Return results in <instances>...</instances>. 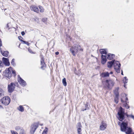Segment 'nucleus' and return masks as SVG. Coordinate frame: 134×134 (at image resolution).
<instances>
[{
	"instance_id": "nucleus-27",
	"label": "nucleus",
	"mask_w": 134,
	"mask_h": 134,
	"mask_svg": "<svg viewBox=\"0 0 134 134\" xmlns=\"http://www.w3.org/2000/svg\"><path fill=\"white\" fill-rule=\"evenodd\" d=\"M132 131V129L131 128L129 127L127 129V131L126 132L127 134H131V133Z\"/></svg>"
},
{
	"instance_id": "nucleus-62",
	"label": "nucleus",
	"mask_w": 134,
	"mask_h": 134,
	"mask_svg": "<svg viewBox=\"0 0 134 134\" xmlns=\"http://www.w3.org/2000/svg\"><path fill=\"white\" fill-rule=\"evenodd\" d=\"M17 85L16 86L18 87V84H17Z\"/></svg>"
},
{
	"instance_id": "nucleus-39",
	"label": "nucleus",
	"mask_w": 134,
	"mask_h": 134,
	"mask_svg": "<svg viewBox=\"0 0 134 134\" xmlns=\"http://www.w3.org/2000/svg\"><path fill=\"white\" fill-rule=\"evenodd\" d=\"M12 73L14 75V76H15L16 75L15 74V70H13V68H12Z\"/></svg>"
},
{
	"instance_id": "nucleus-44",
	"label": "nucleus",
	"mask_w": 134,
	"mask_h": 134,
	"mask_svg": "<svg viewBox=\"0 0 134 134\" xmlns=\"http://www.w3.org/2000/svg\"><path fill=\"white\" fill-rule=\"evenodd\" d=\"M130 118L134 120V116L132 115H131L130 116Z\"/></svg>"
},
{
	"instance_id": "nucleus-1",
	"label": "nucleus",
	"mask_w": 134,
	"mask_h": 134,
	"mask_svg": "<svg viewBox=\"0 0 134 134\" xmlns=\"http://www.w3.org/2000/svg\"><path fill=\"white\" fill-rule=\"evenodd\" d=\"M127 117H130L131 115H128L127 113H125V109L121 107H120L119 109L117 117L120 121H122L125 119V115Z\"/></svg>"
},
{
	"instance_id": "nucleus-3",
	"label": "nucleus",
	"mask_w": 134,
	"mask_h": 134,
	"mask_svg": "<svg viewBox=\"0 0 134 134\" xmlns=\"http://www.w3.org/2000/svg\"><path fill=\"white\" fill-rule=\"evenodd\" d=\"M12 71V68L11 67H10L8 69H6L4 73L5 76L8 78H10L11 76Z\"/></svg>"
},
{
	"instance_id": "nucleus-59",
	"label": "nucleus",
	"mask_w": 134,
	"mask_h": 134,
	"mask_svg": "<svg viewBox=\"0 0 134 134\" xmlns=\"http://www.w3.org/2000/svg\"><path fill=\"white\" fill-rule=\"evenodd\" d=\"M120 122H119V124H118V125H119V124H120Z\"/></svg>"
},
{
	"instance_id": "nucleus-4",
	"label": "nucleus",
	"mask_w": 134,
	"mask_h": 134,
	"mask_svg": "<svg viewBox=\"0 0 134 134\" xmlns=\"http://www.w3.org/2000/svg\"><path fill=\"white\" fill-rule=\"evenodd\" d=\"M2 103L5 105H8L10 102V98L8 96H5L1 100Z\"/></svg>"
},
{
	"instance_id": "nucleus-19",
	"label": "nucleus",
	"mask_w": 134,
	"mask_h": 134,
	"mask_svg": "<svg viewBox=\"0 0 134 134\" xmlns=\"http://www.w3.org/2000/svg\"><path fill=\"white\" fill-rule=\"evenodd\" d=\"M106 88L108 90H110L113 87V84H105Z\"/></svg>"
},
{
	"instance_id": "nucleus-52",
	"label": "nucleus",
	"mask_w": 134,
	"mask_h": 134,
	"mask_svg": "<svg viewBox=\"0 0 134 134\" xmlns=\"http://www.w3.org/2000/svg\"><path fill=\"white\" fill-rule=\"evenodd\" d=\"M113 72L112 71H111L110 72V74H113Z\"/></svg>"
},
{
	"instance_id": "nucleus-31",
	"label": "nucleus",
	"mask_w": 134,
	"mask_h": 134,
	"mask_svg": "<svg viewBox=\"0 0 134 134\" xmlns=\"http://www.w3.org/2000/svg\"><path fill=\"white\" fill-rule=\"evenodd\" d=\"M81 128H77V132L78 134H82L81 133Z\"/></svg>"
},
{
	"instance_id": "nucleus-18",
	"label": "nucleus",
	"mask_w": 134,
	"mask_h": 134,
	"mask_svg": "<svg viewBox=\"0 0 134 134\" xmlns=\"http://www.w3.org/2000/svg\"><path fill=\"white\" fill-rule=\"evenodd\" d=\"M41 68L43 69H44V68L45 67V64L44 63V61L43 59H42L41 61Z\"/></svg>"
},
{
	"instance_id": "nucleus-40",
	"label": "nucleus",
	"mask_w": 134,
	"mask_h": 134,
	"mask_svg": "<svg viewBox=\"0 0 134 134\" xmlns=\"http://www.w3.org/2000/svg\"><path fill=\"white\" fill-rule=\"evenodd\" d=\"M11 132L12 134H18L17 132L13 131H11Z\"/></svg>"
},
{
	"instance_id": "nucleus-64",
	"label": "nucleus",
	"mask_w": 134,
	"mask_h": 134,
	"mask_svg": "<svg viewBox=\"0 0 134 134\" xmlns=\"http://www.w3.org/2000/svg\"><path fill=\"white\" fill-rule=\"evenodd\" d=\"M10 84H14V83H10Z\"/></svg>"
},
{
	"instance_id": "nucleus-28",
	"label": "nucleus",
	"mask_w": 134,
	"mask_h": 134,
	"mask_svg": "<svg viewBox=\"0 0 134 134\" xmlns=\"http://www.w3.org/2000/svg\"><path fill=\"white\" fill-rule=\"evenodd\" d=\"M119 96H116L114 99L115 102L116 104L118 103V102Z\"/></svg>"
},
{
	"instance_id": "nucleus-24",
	"label": "nucleus",
	"mask_w": 134,
	"mask_h": 134,
	"mask_svg": "<svg viewBox=\"0 0 134 134\" xmlns=\"http://www.w3.org/2000/svg\"><path fill=\"white\" fill-rule=\"evenodd\" d=\"M119 64H120L119 62L117 61H114V67H116V66H119Z\"/></svg>"
},
{
	"instance_id": "nucleus-50",
	"label": "nucleus",
	"mask_w": 134,
	"mask_h": 134,
	"mask_svg": "<svg viewBox=\"0 0 134 134\" xmlns=\"http://www.w3.org/2000/svg\"><path fill=\"white\" fill-rule=\"evenodd\" d=\"M85 110V109H82V111H83L84 110Z\"/></svg>"
},
{
	"instance_id": "nucleus-51",
	"label": "nucleus",
	"mask_w": 134,
	"mask_h": 134,
	"mask_svg": "<svg viewBox=\"0 0 134 134\" xmlns=\"http://www.w3.org/2000/svg\"><path fill=\"white\" fill-rule=\"evenodd\" d=\"M21 85H22V86H25V84H20Z\"/></svg>"
},
{
	"instance_id": "nucleus-37",
	"label": "nucleus",
	"mask_w": 134,
	"mask_h": 134,
	"mask_svg": "<svg viewBox=\"0 0 134 134\" xmlns=\"http://www.w3.org/2000/svg\"><path fill=\"white\" fill-rule=\"evenodd\" d=\"M88 103H87L85 105V110H88V109L89 108L88 107Z\"/></svg>"
},
{
	"instance_id": "nucleus-11",
	"label": "nucleus",
	"mask_w": 134,
	"mask_h": 134,
	"mask_svg": "<svg viewBox=\"0 0 134 134\" xmlns=\"http://www.w3.org/2000/svg\"><path fill=\"white\" fill-rule=\"evenodd\" d=\"M101 63L103 64H104L107 61L105 55H102L101 56Z\"/></svg>"
},
{
	"instance_id": "nucleus-43",
	"label": "nucleus",
	"mask_w": 134,
	"mask_h": 134,
	"mask_svg": "<svg viewBox=\"0 0 134 134\" xmlns=\"http://www.w3.org/2000/svg\"><path fill=\"white\" fill-rule=\"evenodd\" d=\"M123 94V95H125V97H126V100H128V98L126 97V94Z\"/></svg>"
},
{
	"instance_id": "nucleus-10",
	"label": "nucleus",
	"mask_w": 134,
	"mask_h": 134,
	"mask_svg": "<svg viewBox=\"0 0 134 134\" xmlns=\"http://www.w3.org/2000/svg\"><path fill=\"white\" fill-rule=\"evenodd\" d=\"M2 60L3 62V64H4L6 66H9L10 65V63L8 59L3 57Z\"/></svg>"
},
{
	"instance_id": "nucleus-22",
	"label": "nucleus",
	"mask_w": 134,
	"mask_h": 134,
	"mask_svg": "<svg viewBox=\"0 0 134 134\" xmlns=\"http://www.w3.org/2000/svg\"><path fill=\"white\" fill-rule=\"evenodd\" d=\"M15 129L16 131H17L19 132L20 131V130H22L23 129V128L21 126H17L15 127Z\"/></svg>"
},
{
	"instance_id": "nucleus-33",
	"label": "nucleus",
	"mask_w": 134,
	"mask_h": 134,
	"mask_svg": "<svg viewBox=\"0 0 134 134\" xmlns=\"http://www.w3.org/2000/svg\"><path fill=\"white\" fill-rule=\"evenodd\" d=\"M123 81L124 84L127 83L128 82V80L126 77H124V79L123 80Z\"/></svg>"
},
{
	"instance_id": "nucleus-25",
	"label": "nucleus",
	"mask_w": 134,
	"mask_h": 134,
	"mask_svg": "<svg viewBox=\"0 0 134 134\" xmlns=\"http://www.w3.org/2000/svg\"><path fill=\"white\" fill-rule=\"evenodd\" d=\"M106 82L108 84H113V81L111 79L107 80L106 81Z\"/></svg>"
},
{
	"instance_id": "nucleus-20",
	"label": "nucleus",
	"mask_w": 134,
	"mask_h": 134,
	"mask_svg": "<svg viewBox=\"0 0 134 134\" xmlns=\"http://www.w3.org/2000/svg\"><path fill=\"white\" fill-rule=\"evenodd\" d=\"M107 55V58L110 60L113 59L115 57L114 54L110 53L109 54Z\"/></svg>"
},
{
	"instance_id": "nucleus-57",
	"label": "nucleus",
	"mask_w": 134,
	"mask_h": 134,
	"mask_svg": "<svg viewBox=\"0 0 134 134\" xmlns=\"http://www.w3.org/2000/svg\"><path fill=\"white\" fill-rule=\"evenodd\" d=\"M1 50H2L1 49V48L0 47V51H1Z\"/></svg>"
},
{
	"instance_id": "nucleus-29",
	"label": "nucleus",
	"mask_w": 134,
	"mask_h": 134,
	"mask_svg": "<svg viewBox=\"0 0 134 134\" xmlns=\"http://www.w3.org/2000/svg\"><path fill=\"white\" fill-rule=\"evenodd\" d=\"M4 91L1 88H0V97L3 95Z\"/></svg>"
},
{
	"instance_id": "nucleus-41",
	"label": "nucleus",
	"mask_w": 134,
	"mask_h": 134,
	"mask_svg": "<svg viewBox=\"0 0 134 134\" xmlns=\"http://www.w3.org/2000/svg\"><path fill=\"white\" fill-rule=\"evenodd\" d=\"M3 65V63L0 60V67L1 66H2Z\"/></svg>"
},
{
	"instance_id": "nucleus-54",
	"label": "nucleus",
	"mask_w": 134,
	"mask_h": 134,
	"mask_svg": "<svg viewBox=\"0 0 134 134\" xmlns=\"http://www.w3.org/2000/svg\"><path fill=\"white\" fill-rule=\"evenodd\" d=\"M66 85L67 84H64V85L65 86H66Z\"/></svg>"
},
{
	"instance_id": "nucleus-12",
	"label": "nucleus",
	"mask_w": 134,
	"mask_h": 134,
	"mask_svg": "<svg viewBox=\"0 0 134 134\" xmlns=\"http://www.w3.org/2000/svg\"><path fill=\"white\" fill-rule=\"evenodd\" d=\"M115 61V60H113L110 62H108L107 63L108 67L109 68H111L113 65H114V62Z\"/></svg>"
},
{
	"instance_id": "nucleus-5",
	"label": "nucleus",
	"mask_w": 134,
	"mask_h": 134,
	"mask_svg": "<svg viewBox=\"0 0 134 134\" xmlns=\"http://www.w3.org/2000/svg\"><path fill=\"white\" fill-rule=\"evenodd\" d=\"M30 8L32 10L37 13H38L39 11L41 12L44 11L43 9H42V8L41 6H40L38 8L37 7L32 5L31 7Z\"/></svg>"
},
{
	"instance_id": "nucleus-60",
	"label": "nucleus",
	"mask_w": 134,
	"mask_h": 134,
	"mask_svg": "<svg viewBox=\"0 0 134 134\" xmlns=\"http://www.w3.org/2000/svg\"><path fill=\"white\" fill-rule=\"evenodd\" d=\"M7 9H5L4 10V11H5V10H6Z\"/></svg>"
},
{
	"instance_id": "nucleus-14",
	"label": "nucleus",
	"mask_w": 134,
	"mask_h": 134,
	"mask_svg": "<svg viewBox=\"0 0 134 134\" xmlns=\"http://www.w3.org/2000/svg\"><path fill=\"white\" fill-rule=\"evenodd\" d=\"M109 73L107 72H103L101 75V76L103 77H105L109 76Z\"/></svg>"
},
{
	"instance_id": "nucleus-48",
	"label": "nucleus",
	"mask_w": 134,
	"mask_h": 134,
	"mask_svg": "<svg viewBox=\"0 0 134 134\" xmlns=\"http://www.w3.org/2000/svg\"><path fill=\"white\" fill-rule=\"evenodd\" d=\"M59 52H56L55 53V54L56 55H58L59 54Z\"/></svg>"
},
{
	"instance_id": "nucleus-15",
	"label": "nucleus",
	"mask_w": 134,
	"mask_h": 134,
	"mask_svg": "<svg viewBox=\"0 0 134 134\" xmlns=\"http://www.w3.org/2000/svg\"><path fill=\"white\" fill-rule=\"evenodd\" d=\"M121 101L122 103H124V102L125 103L123 104L124 107H125L126 109H129L130 108L129 106L127 104V102L126 101H124L122 100V98L121 99Z\"/></svg>"
},
{
	"instance_id": "nucleus-61",
	"label": "nucleus",
	"mask_w": 134,
	"mask_h": 134,
	"mask_svg": "<svg viewBox=\"0 0 134 134\" xmlns=\"http://www.w3.org/2000/svg\"><path fill=\"white\" fill-rule=\"evenodd\" d=\"M25 105V106H26V107H28L27 105Z\"/></svg>"
},
{
	"instance_id": "nucleus-23",
	"label": "nucleus",
	"mask_w": 134,
	"mask_h": 134,
	"mask_svg": "<svg viewBox=\"0 0 134 134\" xmlns=\"http://www.w3.org/2000/svg\"><path fill=\"white\" fill-rule=\"evenodd\" d=\"M119 89V87H117L114 91V93L115 96H119V94L118 92V91Z\"/></svg>"
},
{
	"instance_id": "nucleus-21",
	"label": "nucleus",
	"mask_w": 134,
	"mask_h": 134,
	"mask_svg": "<svg viewBox=\"0 0 134 134\" xmlns=\"http://www.w3.org/2000/svg\"><path fill=\"white\" fill-rule=\"evenodd\" d=\"M17 109L20 111L23 112L24 110V109L23 105H20L17 108Z\"/></svg>"
},
{
	"instance_id": "nucleus-6",
	"label": "nucleus",
	"mask_w": 134,
	"mask_h": 134,
	"mask_svg": "<svg viewBox=\"0 0 134 134\" xmlns=\"http://www.w3.org/2000/svg\"><path fill=\"white\" fill-rule=\"evenodd\" d=\"M127 123L123 122L120 125L121 131L123 132L125 131L127 127Z\"/></svg>"
},
{
	"instance_id": "nucleus-42",
	"label": "nucleus",
	"mask_w": 134,
	"mask_h": 134,
	"mask_svg": "<svg viewBox=\"0 0 134 134\" xmlns=\"http://www.w3.org/2000/svg\"><path fill=\"white\" fill-rule=\"evenodd\" d=\"M47 20V18H44L42 19V21L44 22H46Z\"/></svg>"
},
{
	"instance_id": "nucleus-32",
	"label": "nucleus",
	"mask_w": 134,
	"mask_h": 134,
	"mask_svg": "<svg viewBox=\"0 0 134 134\" xmlns=\"http://www.w3.org/2000/svg\"><path fill=\"white\" fill-rule=\"evenodd\" d=\"M82 127V126L81 125V123L80 122H78L77 125L76 126L77 128H81Z\"/></svg>"
},
{
	"instance_id": "nucleus-17",
	"label": "nucleus",
	"mask_w": 134,
	"mask_h": 134,
	"mask_svg": "<svg viewBox=\"0 0 134 134\" xmlns=\"http://www.w3.org/2000/svg\"><path fill=\"white\" fill-rule=\"evenodd\" d=\"M120 66L121 64H119V66H116V67H114V69L118 73L120 72Z\"/></svg>"
},
{
	"instance_id": "nucleus-55",
	"label": "nucleus",
	"mask_w": 134,
	"mask_h": 134,
	"mask_svg": "<svg viewBox=\"0 0 134 134\" xmlns=\"http://www.w3.org/2000/svg\"><path fill=\"white\" fill-rule=\"evenodd\" d=\"M2 107V106L0 105V108H1Z\"/></svg>"
},
{
	"instance_id": "nucleus-49",
	"label": "nucleus",
	"mask_w": 134,
	"mask_h": 134,
	"mask_svg": "<svg viewBox=\"0 0 134 134\" xmlns=\"http://www.w3.org/2000/svg\"><path fill=\"white\" fill-rule=\"evenodd\" d=\"M126 84H124V87L125 88H126Z\"/></svg>"
},
{
	"instance_id": "nucleus-30",
	"label": "nucleus",
	"mask_w": 134,
	"mask_h": 134,
	"mask_svg": "<svg viewBox=\"0 0 134 134\" xmlns=\"http://www.w3.org/2000/svg\"><path fill=\"white\" fill-rule=\"evenodd\" d=\"M48 130V128L46 127L45 129L43 130L42 134H47Z\"/></svg>"
},
{
	"instance_id": "nucleus-38",
	"label": "nucleus",
	"mask_w": 134,
	"mask_h": 134,
	"mask_svg": "<svg viewBox=\"0 0 134 134\" xmlns=\"http://www.w3.org/2000/svg\"><path fill=\"white\" fill-rule=\"evenodd\" d=\"M21 41H22L23 42L24 44H26L28 46L29 45V43L28 42L26 41H24L23 40H21Z\"/></svg>"
},
{
	"instance_id": "nucleus-56",
	"label": "nucleus",
	"mask_w": 134,
	"mask_h": 134,
	"mask_svg": "<svg viewBox=\"0 0 134 134\" xmlns=\"http://www.w3.org/2000/svg\"><path fill=\"white\" fill-rule=\"evenodd\" d=\"M7 27H8V24H7Z\"/></svg>"
},
{
	"instance_id": "nucleus-47",
	"label": "nucleus",
	"mask_w": 134,
	"mask_h": 134,
	"mask_svg": "<svg viewBox=\"0 0 134 134\" xmlns=\"http://www.w3.org/2000/svg\"><path fill=\"white\" fill-rule=\"evenodd\" d=\"M22 35L23 36L25 34V32L24 31H22L21 32Z\"/></svg>"
},
{
	"instance_id": "nucleus-36",
	"label": "nucleus",
	"mask_w": 134,
	"mask_h": 134,
	"mask_svg": "<svg viewBox=\"0 0 134 134\" xmlns=\"http://www.w3.org/2000/svg\"><path fill=\"white\" fill-rule=\"evenodd\" d=\"M62 82L63 84H66V80L65 78H64L62 80Z\"/></svg>"
},
{
	"instance_id": "nucleus-63",
	"label": "nucleus",
	"mask_w": 134,
	"mask_h": 134,
	"mask_svg": "<svg viewBox=\"0 0 134 134\" xmlns=\"http://www.w3.org/2000/svg\"><path fill=\"white\" fill-rule=\"evenodd\" d=\"M40 125L41 126H42V125H43V124H40Z\"/></svg>"
},
{
	"instance_id": "nucleus-45",
	"label": "nucleus",
	"mask_w": 134,
	"mask_h": 134,
	"mask_svg": "<svg viewBox=\"0 0 134 134\" xmlns=\"http://www.w3.org/2000/svg\"><path fill=\"white\" fill-rule=\"evenodd\" d=\"M28 50L29 51V52H30V53H32V51H31V50L30 49H28Z\"/></svg>"
},
{
	"instance_id": "nucleus-35",
	"label": "nucleus",
	"mask_w": 134,
	"mask_h": 134,
	"mask_svg": "<svg viewBox=\"0 0 134 134\" xmlns=\"http://www.w3.org/2000/svg\"><path fill=\"white\" fill-rule=\"evenodd\" d=\"M14 60H15L14 59H13L11 62V63L12 65L13 66H14L15 65V63H14Z\"/></svg>"
},
{
	"instance_id": "nucleus-53",
	"label": "nucleus",
	"mask_w": 134,
	"mask_h": 134,
	"mask_svg": "<svg viewBox=\"0 0 134 134\" xmlns=\"http://www.w3.org/2000/svg\"><path fill=\"white\" fill-rule=\"evenodd\" d=\"M22 38V37H21V36H19L18 37V38L19 39H20V38Z\"/></svg>"
},
{
	"instance_id": "nucleus-16",
	"label": "nucleus",
	"mask_w": 134,
	"mask_h": 134,
	"mask_svg": "<svg viewBox=\"0 0 134 134\" xmlns=\"http://www.w3.org/2000/svg\"><path fill=\"white\" fill-rule=\"evenodd\" d=\"M1 52L3 56L5 57H7L9 54L8 52L7 51L3 52L2 50H1Z\"/></svg>"
},
{
	"instance_id": "nucleus-58",
	"label": "nucleus",
	"mask_w": 134,
	"mask_h": 134,
	"mask_svg": "<svg viewBox=\"0 0 134 134\" xmlns=\"http://www.w3.org/2000/svg\"><path fill=\"white\" fill-rule=\"evenodd\" d=\"M121 74H122V75H123V72H122H122H121Z\"/></svg>"
},
{
	"instance_id": "nucleus-2",
	"label": "nucleus",
	"mask_w": 134,
	"mask_h": 134,
	"mask_svg": "<svg viewBox=\"0 0 134 134\" xmlns=\"http://www.w3.org/2000/svg\"><path fill=\"white\" fill-rule=\"evenodd\" d=\"M83 51V49L80 48V46L79 44H75L70 49V51L74 56H75L78 50Z\"/></svg>"
},
{
	"instance_id": "nucleus-7",
	"label": "nucleus",
	"mask_w": 134,
	"mask_h": 134,
	"mask_svg": "<svg viewBox=\"0 0 134 134\" xmlns=\"http://www.w3.org/2000/svg\"><path fill=\"white\" fill-rule=\"evenodd\" d=\"M15 84H9L8 85V90L9 93H11L13 92L14 90Z\"/></svg>"
},
{
	"instance_id": "nucleus-26",
	"label": "nucleus",
	"mask_w": 134,
	"mask_h": 134,
	"mask_svg": "<svg viewBox=\"0 0 134 134\" xmlns=\"http://www.w3.org/2000/svg\"><path fill=\"white\" fill-rule=\"evenodd\" d=\"M100 52L101 54H106L107 52L105 50L103 49H102L100 50Z\"/></svg>"
},
{
	"instance_id": "nucleus-46",
	"label": "nucleus",
	"mask_w": 134,
	"mask_h": 134,
	"mask_svg": "<svg viewBox=\"0 0 134 134\" xmlns=\"http://www.w3.org/2000/svg\"><path fill=\"white\" fill-rule=\"evenodd\" d=\"M2 46V43L1 40L0 38V47L1 46Z\"/></svg>"
},
{
	"instance_id": "nucleus-8",
	"label": "nucleus",
	"mask_w": 134,
	"mask_h": 134,
	"mask_svg": "<svg viewBox=\"0 0 134 134\" xmlns=\"http://www.w3.org/2000/svg\"><path fill=\"white\" fill-rule=\"evenodd\" d=\"M38 127L37 124H35L31 125V129L30 130V132L31 134H34L36 129Z\"/></svg>"
},
{
	"instance_id": "nucleus-13",
	"label": "nucleus",
	"mask_w": 134,
	"mask_h": 134,
	"mask_svg": "<svg viewBox=\"0 0 134 134\" xmlns=\"http://www.w3.org/2000/svg\"><path fill=\"white\" fill-rule=\"evenodd\" d=\"M18 81L20 84H23L26 83L25 81L21 79L19 75L18 76Z\"/></svg>"
},
{
	"instance_id": "nucleus-34",
	"label": "nucleus",
	"mask_w": 134,
	"mask_h": 134,
	"mask_svg": "<svg viewBox=\"0 0 134 134\" xmlns=\"http://www.w3.org/2000/svg\"><path fill=\"white\" fill-rule=\"evenodd\" d=\"M24 130L23 129L22 130L19 131V134H24Z\"/></svg>"
},
{
	"instance_id": "nucleus-9",
	"label": "nucleus",
	"mask_w": 134,
	"mask_h": 134,
	"mask_svg": "<svg viewBox=\"0 0 134 134\" xmlns=\"http://www.w3.org/2000/svg\"><path fill=\"white\" fill-rule=\"evenodd\" d=\"M107 126V125L106 123L103 121H102L99 126V129L101 130L104 131L105 129Z\"/></svg>"
}]
</instances>
